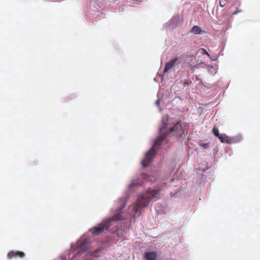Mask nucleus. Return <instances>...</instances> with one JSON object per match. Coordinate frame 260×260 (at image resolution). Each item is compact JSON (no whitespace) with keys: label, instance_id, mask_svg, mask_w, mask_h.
Wrapping results in <instances>:
<instances>
[{"label":"nucleus","instance_id":"obj_1","mask_svg":"<svg viewBox=\"0 0 260 260\" xmlns=\"http://www.w3.org/2000/svg\"><path fill=\"white\" fill-rule=\"evenodd\" d=\"M166 125L164 123L163 126L160 128L159 131L161 135L159 136L155 141L151 149L146 153L144 159L141 161L143 167H146L151 162L154 158L158 148L161 145L165 140L168 133H165ZM169 133H172L174 136L178 137H181L184 134V130L182 129V123L178 122L169 129Z\"/></svg>","mask_w":260,"mask_h":260},{"label":"nucleus","instance_id":"obj_2","mask_svg":"<svg viewBox=\"0 0 260 260\" xmlns=\"http://www.w3.org/2000/svg\"><path fill=\"white\" fill-rule=\"evenodd\" d=\"M161 191L160 189H149L145 193L141 196L139 199L138 203L135 204L133 207V209L135 212L134 217L139 213L141 208H144L148 206L149 201L151 200H156L158 198V194Z\"/></svg>","mask_w":260,"mask_h":260},{"label":"nucleus","instance_id":"obj_3","mask_svg":"<svg viewBox=\"0 0 260 260\" xmlns=\"http://www.w3.org/2000/svg\"><path fill=\"white\" fill-rule=\"evenodd\" d=\"M122 208L120 209V211L114 215L111 218L103 221L102 222L98 224L96 226L93 227L90 229V231L93 235H99L103 233L105 230L108 229L111 225V222L113 221H117L122 219V215L121 210Z\"/></svg>","mask_w":260,"mask_h":260},{"label":"nucleus","instance_id":"obj_4","mask_svg":"<svg viewBox=\"0 0 260 260\" xmlns=\"http://www.w3.org/2000/svg\"><path fill=\"white\" fill-rule=\"evenodd\" d=\"M88 248V243L86 240H82L76 243L74 250H78L79 252L83 253L85 252Z\"/></svg>","mask_w":260,"mask_h":260},{"label":"nucleus","instance_id":"obj_5","mask_svg":"<svg viewBox=\"0 0 260 260\" xmlns=\"http://www.w3.org/2000/svg\"><path fill=\"white\" fill-rule=\"evenodd\" d=\"M178 58L177 57H175L172 58L168 62L166 63L164 70V73L167 72L169 70L173 67L176 61L178 60Z\"/></svg>","mask_w":260,"mask_h":260},{"label":"nucleus","instance_id":"obj_6","mask_svg":"<svg viewBox=\"0 0 260 260\" xmlns=\"http://www.w3.org/2000/svg\"><path fill=\"white\" fill-rule=\"evenodd\" d=\"M25 256V254L24 252L18 251H11L9 252L8 254V257L11 259L13 257H23Z\"/></svg>","mask_w":260,"mask_h":260},{"label":"nucleus","instance_id":"obj_7","mask_svg":"<svg viewBox=\"0 0 260 260\" xmlns=\"http://www.w3.org/2000/svg\"><path fill=\"white\" fill-rule=\"evenodd\" d=\"M157 257V253L155 251L148 252L145 254V258L146 260H156Z\"/></svg>","mask_w":260,"mask_h":260},{"label":"nucleus","instance_id":"obj_8","mask_svg":"<svg viewBox=\"0 0 260 260\" xmlns=\"http://www.w3.org/2000/svg\"><path fill=\"white\" fill-rule=\"evenodd\" d=\"M243 138L241 135H238L232 137H230L231 144L234 143H237L241 142Z\"/></svg>","mask_w":260,"mask_h":260},{"label":"nucleus","instance_id":"obj_9","mask_svg":"<svg viewBox=\"0 0 260 260\" xmlns=\"http://www.w3.org/2000/svg\"><path fill=\"white\" fill-rule=\"evenodd\" d=\"M219 139L221 143L231 144L230 137L225 135H221V136L219 137Z\"/></svg>","mask_w":260,"mask_h":260},{"label":"nucleus","instance_id":"obj_10","mask_svg":"<svg viewBox=\"0 0 260 260\" xmlns=\"http://www.w3.org/2000/svg\"><path fill=\"white\" fill-rule=\"evenodd\" d=\"M190 31L194 34H200L201 32V29L199 26L196 25L192 27Z\"/></svg>","mask_w":260,"mask_h":260},{"label":"nucleus","instance_id":"obj_11","mask_svg":"<svg viewBox=\"0 0 260 260\" xmlns=\"http://www.w3.org/2000/svg\"><path fill=\"white\" fill-rule=\"evenodd\" d=\"M212 132L214 134V135L217 137L218 139H219V137H220L221 135H220L219 132H218V130L216 128V126H214V127L212 129Z\"/></svg>","mask_w":260,"mask_h":260},{"label":"nucleus","instance_id":"obj_12","mask_svg":"<svg viewBox=\"0 0 260 260\" xmlns=\"http://www.w3.org/2000/svg\"><path fill=\"white\" fill-rule=\"evenodd\" d=\"M102 249L98 248L95 250L94 251L90 252V255L92 256H98V254L101 252Z\"/></svg>","mask_w":260,"mask_h":260},{"label":"nucleus","instance_id":"obj_13","mask_svg":"<svg viewBox=\"0 0 260 260\" xmlns=\"http://www.w3.org/2000/svg\"><path fill=\"white\" fill-rule=\"evenodd\" d=\"M201 146H202L204 149H207L209 147V143H202L200 144Z\"/></svg>","mask_w":260,"mask_h":260},{"label":"nucleus","instance_id":"obj_14","mask_svg":"<svg viewBox=\"0 0 260 260\" xmlns=\"http://www.w3.org/2000/svg\"><path fill=\"white\" fill-rule=\"evenodd\" d=\"M201 50L202 51V53L203 54H206L208 56L210 57V54L208 53V52L204 48H201Z\"/></svg>","mask_w":260,"mask_h":260},{"label":"nucleus","instance_id":"obj_15","mask_svg":"<svg viewBox=\"0 0 260 260\" xmlns=\"http://www.w3.org/2000/svg\"><path fill=\"white\" fill-rule=\"evenodd\" d=\"M138 185V183H135L134 181H132V183L129 185V189H131L133 186Z\"/></svg>","mask_w":260,"mask_h":260},{"label":"nucleus","instance_id":"obj_16","mask_svg":"<svg viewBox=\"0 0 260 260\" xmlns=\"http://www.w3.org/2000/svg\"><path fill=\"white\" fill-rule=\"evenodd\" d=\"M240 11H235L233 13V15H236L239 12H240Z\"/></svg>","mask_w":260,"mask_h":260},{"label":"nucleus","instance_id":"obj_17","mask_svg":"<svg viewBox=\"0 0 260 260\" xmlns=\"http://www.w3.org/2000/svg\"><path fill=\"white\" fill-rule=\"evenodd\" d=\"M156 104L157 105H159V101H158V100H157V101H156Z\"/></svg>","mask_w":260,"mask_h":260},{"label":"nucleus","instance_id":"obj_18","mask_svg":"<svg viewBox=\"0 0 260 260\" xmlns=\"http://www.w3.org/2000/svg\"><path fill=\"white\" fill-rule=\"evenodd\" d=\"M209 68H211V69H214V68H213V67L212 66H210V67H209Z\"/></svg>","mask_w":260,"mask_h":260}]
</instances>
